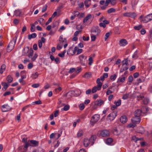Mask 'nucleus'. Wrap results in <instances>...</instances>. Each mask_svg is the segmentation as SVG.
I'll return each mask as SVG.
<instances>
[{
  "mask_svg": "<svg viewBox=\"0 0 152 152\" xmlns=\"http://www.w3.org/2000/svg\"><path fill=\"white\" fill-rule=\"evenodd\" d=\"M96 35H93L91 34V41H94L96 39Z\"/></svg>",
  "mask_w": 152,
  "mask_h": 152,
  "instance_id": "nucleus-49",
  "label": "nucleus"
},
{
  "mask_svg": "<svg viewBox=\"0 0 152 152\" xmlns=\"http://www.w3.org/2000/svg\"><path fill=\"white\" fill-rule=\"evenodd\" d=\"M140 99L143 100V103L145 104H147L149 102V99L147 98H144L143 96H140Z\"/></svg>",
  "mask_w": 152,
  "mask_h": 152,
  "instance_id": "nucleus-23",
  "label": "nucleus"
},
{
  "mask_svg": "<svg viewBox=\"0 0 152 152\" xmlns=\"http://www.w3.org/2000/svg\"><path fill=\"white\" fill-rule=\"evenodd\" d=\"M81 71V69L80 68H78L75 71V73L76 75L78 74Z\"/></svg>",
  "mask_w": 152,
  "mask_h": 152,
  "instance_id": "nucleus-63",
  "label": "nucleus"
},
{
  "mask_svg": "<svg viewBox=\"0 0 152 152\" xmlns=\"http://www.w3.org/2000/svg\"><path fill=\"white\" fill-rule=\"evenodd\" d=\"M69 108V105H66L64 107L61 109V110H64L66 111Z\"/></svg>",
  "mask_w": 152,
  "mask_h": 152,
  "instance_id": "nucleus-45",
  "label": "nucleus"
},
{
  "mask_svg": "<svg viewBox=\"0 0 152 152\" xmlns=\"http://www.w3.org/2000/svg\"><path fill=\"white\" fill-rule=\"evenodd\" d=\"M76 49L75 47L74 48L72 47L69 48L67 51V54L69 56H73L75 53Z\"/></svg>",
  "mask_w": 152,
  "mask_h": 152,
  "instance_id": "nucleus-11",
  "label": "nucleus"
},
{
  "mask_svg": "<svg viewBox=\"0 0 152 152\" xmlns=\"http://www.w3.org/2000/svg\"><path fill=\"white\" fill-rule=\"evenodd\" d=\"M100 135L103 137H106L109 135V132L106 130H103L100 132Z\"/></svg>",
  "mask_w": 152,
  "mask_h": 152,
  "instance_id": "nucleus-12",
  "label": "nucleus"
},
{
  "mask_svg": "<svg viewBox=\"0 0 152 152\" xmlns=\"http://www.w3.org/2000/svg\"><path fill=\"white\" fill-rule=\"evenodd\" d=\"M115 10L113 8H111L110 9L107 10V12L108 13H110L112 12H115Z\"/></svg>",
  "mask_w": 152,
  "mask_h": 152,
  "instance_id": "nucleus-54",
  "label": "nucleus"
},
{
  "mask_svg": "<svg viewBox=\"0 0 152 152\" xmlns=\"http://www.w3.org/2000/svg\"><path fill=\"white\" fill-rule=\"evenodd\" d=\"M30 49L28 47H25L22 50V54L23 56L26 55L29 53Z\"/></svg>",
  "mask_w": 152,
  "mask_h": 152,
  "instance_id": "nucleus-16",
  "label": "nucleus"
},
{
  "mask_svg": "<svg viewBox=\"0 0 152 152\" xmlns=\"http://www.w3.org/2000/svg\"><path fill=\"white\" fill-rule=\"evenodd\" d=\"M132 140L135 142H136L138 140H142V138H138L136 137L135 136H133L132 137Z\"/></svg>",
  "mask_w": 152,
  "mask_h": 152,
  "instance_id": "nucleus-32",
  "label": "nucleus"
},
{
  "mask_svg": "<svg viewBox=\"0 0 152 152\" xmlns=\"http://www.w3.org/2000/svg\"><path fill=\"white\" fill-rule=\"evenodd\" d=\"M21 79H23L26 78V73L25 71H23L21 72Z\"/></svg>",
  "mask_w": 152,
  "mask_h": 152,
  "instance_id": "nucleus-37",
  "label": "nucleus"
},
{
  "mask_svg": "<svg viewBox=\"0 0 152 152\" xmlns=\"http://www.w3.org/2000/svg\"><path fill=\"white\" fill-rule=\"evenodd\" d=\"M128 44V42L125 39H122L120 40L119 42V45L120 46L124 47L126 46Z\"/></svg>",
  "mask_w": 152,
  "mask_h": 152,
  "instance_id": "nucleus-15",
  "label": "nucleus"
},
{
  "mask_svg": "<svg viewBox=\"0 0 152 152\" xmlns=\"http://www.w3.org/2000/svg\"><path fill=\"white\" fill-rule=\"evenodd\" d=\"M121 99H118L117 102H115V104L116 106H118L121 104Z\"/></svg>",
  "mask_w": 152,
  "mask_h": 152,
  "instance_id": "nucleus-52",
  "label": "nucleus"
},
{
  "mask_svg": "<svg viewBox=\"0 0 152 152\" xmlns=\"http://www.w3.org/2000/svg\"><path fill=\"white\" fill-rule=\"evenodd\" d=\"M101 89H99L98 87L97 86H95L93 88L92 90V93H94L96 92L97 91Z\"/></svg>",
  "mask_w": 152,
  "mask_h": 152,
  "instance_id": "nucleus-31",
  "label": "nucleus"
},
{
  "mask_svg": "<svg viewBox=\"0 0 152 152\" xmlns=\"http://www.w3.org/2000/svg\"><path fill=\"white\" fill-rule=\"evenodd\" d=\"M38 21L39 22L40 24L42 25H43L45 22L44 20L42 18H40L39 19Z\"/></svg>",
  "mask_w": 152,
  "mask_h": 152,
  "instance_id": "nucleus-42",
  "label": "nucleus"
},
{
  "mask_svg": "<svg viewBox=\"0 0 152 152\" xmlns=\"http://www.w3.org/2000/svg\"><path fill=\"white\" fill-rule=\"evenodd\" d=\"M135 124L134 123H132V124H129L127 126V127L129 128H133L135 126Z\"/></svg>",
  "mask_w": 152,
  "mask_h": 152,
  "instance_id": "nucleus-56",
  "label": "nucleus"
},
{
  "mask_svg": "<svg viewBox=\"0 0 152 152\" xmlns=\"http://www.w3.org/2000/svg\"><path fill=\"white\" fill-rule=\"evenodd\" d=\"M37 36V34L35 33H33L32 34H31L28 35V39H31L32 38H35Z\"/></svg>",
  "mask_w": 152,
  "mask_h": 152,
  "instance_id": "nucleus-33",
  "label": "nucleus"
},
{
  "mask_svg": "<svg viewBox=\"0 0 152 152\" xmlns=\"http://www.w3.org/2000/svg\"><path fill=\"white\" fill-rule=\"evenodd\" d=\"M91 75V74L90 72H86L83 76V77L86 78H90Z\"/></svg>",
  "mask_w": 152,
  "mask_h": 152,
  "instance_id": "nucleus-34",
  "label": "nucleus"
},
{
  "mask_svg": "<svg viewBox=\"0 0 152 152\" xmlns=\"http://www.w3.org/2000/svg\"><path fill=\"white\" fill-rule=\"evenodd\" d=\"M96 83L97 85L96 86L98 87L99 88L101 89L102 85V84L101 82H100V79L99 78L97 79L96 80Z\"/></svg>",
  "mask_w": 152,
  "mask_h": 152,
  "instance_id": "nucleus-24",
  "label": "nucleus"
},
{
  "mask_svg": "<svg viewBox=\"0 0 152 152\" xmlns=\"http://www.w3.org/2000/svg\"><path fill=\"white\" fill-rule=\"evenodd\" d=\"M127 66L124 64H122V67L120 69V72H122L128 69Z\"/></svg>",
  "mask_w": 152,
  "mask_h": 152,
  "instance_id": "nucleus-26",
  "label": "nucleus"
},
{
  "mask_svg": "<svg viewBox=\"0 0 152 152\" xmlns=\"http://www.w3.org/2000/svg\"><path fill=\"white\" fill-rule=\"evenodd\" d=\"M129 96V94H126L123 95L122 98L124 99H126L128 98Z\"/></svg>",
  "mask_w": 152,
  "mask_h": 152,
  "instance_id": "nucleus-64",
  "label": "nucleus"
},
{
  "mask_svg": "<svg viewBox=\"0 0 152 152\" xmlns=\"http://www.w3.org/2000/svg\"><path fill=\"white\" fill-rule=\"evenodd\" d=\"M140 20L141 22H142L144 23H147L150 21L148 15L144 18H143L142 15H141L140 17Z\"/></svg>",
  "mask_w": 152,
  "mask_h": 152,
  "instance_id": "nucleus-13",
  "label": "nucleus"
},
{
  "mask_svg": "<svg viewBox=\"0 0 152 152\" xmlns=\"http://www.w3.org/2000/svg\"><path fill=\"white\" fill-rule=\"evenodd\" d=\"M123 15L125 17H129L131 18H134L137 16V14L134 12H126L123 14Z\"/></svg>",
  "mask_w": 152,
  "mask_h": 152,
  "instance_id": "nucleus-7",
  "label": "nucleus"
},
{
  "mask_svg": "<svg viewBox=\"0 0 152 152\" xmlns=\"http://www.w3.org/2000/svg\"><path fill=\"white\" fill-rule=\"evenodd\" d=\"M142 27V26L141 25H139L137 26H134V27L135 30H139Z\"/></svg>",
  "mask_w": 152,
  "mask_h": 152,
  "instance_id": "nucleus-48",
  "label": "nucleus"
},
{
  "mask_svg": "<svg viewBox=\"0 0 152 152\" xmlns=\"http://www.w3.org/2000/svg\"><path fill=\"white\" fill-rule=\"evenodd\" d=\"M91 0H86L84 2V4L85 6L87 7H88L90 5V1Z\"/></svg>",
  "mask_w": 152,
  "mask_h": 152,
  "instance_id": "nucleus-30",
  "label": "nucleus"
},
{
  "mask_svg": "<svg viewBox=\"0 0 152 152\" xmlns=\"http://www.w3.org/2000/svg\"><path fill=\"white\" fill-rule=\"evenodd\" d=\"M148 91L151 93H152V84L150 85L148 88Z\"/></svg>",
  "mask_w": 152,
  "mask_h": 152,
  "instance_id": "nucleus-55",
  "label": "nucleus"
},
{
  "mask_svg": "<svg viewBox=\"0 0 152 152\" xmlns=\"http://www.w3.org/2000/svg\"><path fill=\"white\" fill-rule=\"evenodd\" d=\"M122 62V64H124V65H126L127 66V64H128V60L127 59H125Z\"/></svg>",
  "mask_w": 152,
  "mask_h": 152,
  "instance_id": "nucleus-62",
  "label": "nucleus"
},
{
  "mask_svg": "<svg viewBox=\"0 0 152 152\" xmlns=\"http://www.w3.org/2000/svg\"><path fill=\"white\" fill-rule=\"evenodd\" d=\"M31 145L28 142H26L25 143V145L24 146V150H26L29 146H31Z\"/></svg>",
  "mask_w": 152,
  "mask_h": 152,
  "instance_id": "nucleus-50",
  "label": "nucleus"
},
{
  "mask_svg": "<svg viewBox=\"0 0 152 152\" xmlns=\"http://www.w3.org/2000/svg\"><path fill=\"white\" fill-rule=\"evenodd\" d=\"M142 113V111L140 110H137L134 112V116L138 117H140Z\"/></svg>",
  "mask_w": 152,
  "mask_h": 152,
  "instance_id": "nucleus-19",
  "label": "nucleus"
},
{
  "mask_svg": "<svg viewBox=\"0 0 152 152\" xmlns=\"http://www.w3.org/2000/svg\"><path fill=\"white\" fill-rule=\"evenodd\" d=\"M120 121L123 123H126L127 121V118L126 116H123L121 117L120 118Z\"/></svg>",
  "mask_w": 152,
  "mask_h": 152,
  "instance_id": "nucleus-22",
  "label": "nucleus"
},
{
  "mask_svg": "<svg viewBox=\"0 0 152 152\" xmlns=\"http://www.w3.org/2000/svg\"><path fill=\"white\" fill-rule=\"evenodd\" d=\"M6 69V65L3 64L1 65L0 69V73L2 74L3 72L5 71Z\"/></svg>",
  "mask_w": 152,
  "mask_h": 152,
  "instance_id": "nucleus-27",
  "label": "nucleus"
},
{
  "mask_svg": "<svg viewBox=\"0 0 152 152\" xmlns=\"http://www.w3.org/2000/svg\"><path fill=\"white\" fill-rule=\"evenodd\" d=\"M63 46V45L61 43L58 44L56 47L57 50H60L62 48Z\"/></svg>",
  "mask_w": 152,
  "mask_h": 152,
  "instance_id": "nucleus-41",
  "label": "nucleus"
},
{
  "mask_svg": "<svg viewBox=\"0 0 152 152\" xmlns=\"http://www.w3.org/2000/svg\"><path fill=\"white\" fill-rule=\"evenodd\" d=\"M39 74L37 72H36L32 74L31 77L32 79H36L38 77Z\"/></svg>",
  "mask_w": 152,
  "mask_h": 152,
  "instance_id": "nucleus-39",
  "label": "nucleus"
},
{
  "mask_svg": "<svg viewBox=\"0 0 152 152\" xmlns=\"http://www.w3.org/2000/svg\"><path fill=\"white\" fill-rule=\"evenodd\" d=\"M140 117H134L132 119V123H134L136 124H138L140 122Z\"/></svg>",
  "mask_w": 152,
  "mask_h": 152,
  "instance_id": "nucleus-14",
  "label": "nucleus"
},
{
  "mask_svg": "<svg viewBox=\"0 0 152 152\" xmlns=\"http://www.w3.org/2000/svg\"><path fill=\"white\" fill-rule=\"evenodd\" d=\"M117 115V112L114 111L109 114L107 118V119L110 120V121H113Z\"/></svg>",
  "mask_w": 152,
  "mask_h": 152,
  "instance_id": "nucleus-8",
  "label": "nucleus"
},
{
  "mask_svg": "<svg viewBox=\"0 0 152 152\" xmlns=\"http://www.w3.org/2000/svg\"><path fill=\"white\" fill-rule=\"evenodd\" d=\"M42 104V102L40 100H38V101H36L34 102H32V105H34L35 104Z\"/></svg>",
  "mask_w": 152,
  "mask_h": 152,
  "instance_id": "nucleus-46",
  "label": "nucleus"
},
{
  "mask_svg": "<svg viewBox=\"0 0 152 152\" xmlns=\"http://www.w3.org/2000/svg\"><path fill=\"white\" fill-rule=\"evenodd\" d=\"M101 31L98 27H93L91 30V34L98 35L100 33Z\"/></svg>",
  "mask_w": 152,
  "mask_h": 152,
  "instance_id": "nucleus-5",
  "label": "nucleus"
},
{
  "mask_svg": "<svg viewBox=\"0 0 152 152\" xmlns=\"http://www.w3.org/2000/svg\"><path fill=\"white\" fill-rule=\"evenodd\" d=\"M59 40L61 42H66V38H63V35H61L59 37Z\"/></svg>",
  "mask_w": 152,
  "mask_h": 152,
  "instance_id": "nucleus-28",
  "label": "nucleus"
},
{
  "mask_svg": "<svg viewBox=\"0 0 152 152\" xmlns=\"http://www.w3.org/2000/svg\"><path fill=\"white\" fill-rule=\"evenodd\" d=\"M76 91H69L66 94V96L68 98L72 97L73 96H79L81 94V92L80 91L79 93L77 94L76 93Z\"/></svg>",
  "mask_w": 152,
  "mask_h": 152,
  "instance_id": "nucleus-4",
  "label": "nucleus"
},
{
  "mask_svg": "<svg viewBox=\"0 0 152 152\" xmlns=\"http://www.w3.org/2000/svg\"><path fill=\"white\" fill-rule=\"evenodd\" d=\"M6 80L8 83H10L12 82L13 80V78L11 76L8 75L7 77Z\"/></svg>",
  "mask_w": 152,
  "mask_h": 152,
  "instance_id": "nucleus-35",
  "label": "nucleus"
},
{
  "mask_svg": "<svg viewBox=\"0 0 152 152\" xmlns=\"http://www.w3.org/2000/svg\"><path fill=\"white\" fill-rule=\"evenodd\" d=\"M47 8V5H45L44 6H43L42 8V12H44L45 11Z\"/></svg>",
  "mask_w": 152,
  "mask_h": 152,
  "instance_id": "nucleus-61",
  "label": "nucleus"
},
{
  "mask_svg": "<svg viewBox=\"0 0 152 152\" xmlns=\"http://www.w3.org/2000/svg\"><path fill=\"white\" fill-rule=\"evenodd\" d=\"M16 37L14 38L10 42L7 48V52H10L13 49L16 42Z\"/></svg>",
  "mask_w": 152,
  "mask_h": 152,
  "instance_id": "nucleus-2",
  "label": "nucleus"
},
{
  "mask_svg": "<svg viewBox=\"0 0 152 152\" xmlns=\"http://www.w3.org/2000/svg\"><path fill=\"white\" fill-rule=\"evenodd\" d=\"M46 39L43 37L41 38V40H39L38 41V45L39 48H41L42 45V43H44L45 42Z\"/></svg>",
  "mask_w": 152,
  "mask_h": 152,
  "instance_id": "nucleus-17",
  "label": "nucleus"
},
{
  "mask_svg": "<svg viewBox=\"0 0 152 152\" xmlns=\"http://www.w3.org/2000/svg\"><path fill=\"white\" fill-rule=\"evenodd\" d=\"M83 132L82 130H80L77 133V136L80 137L82 136L83 135Z\"/></svg>",
  "mask_w": 152,
  "mask_h": 152,
  "instance_id": "nucleus-44",
  "label": "nucleus"
},
{
  "mask_svg": "<svg viewBox=\"0 0 152 152\" xmlns=\"http://www.w3.org/2000/svg\"><path fill=\"white\" fill-rule=\"evenodd\" d=\"M128 81L130 82H132L133 80V78L132 75H129L128 78Z\"/></svg>",
  "mask_w": 152,
  "mask_h": 152,
  "instance_id": "nucleus-60",
  "label": "nucleus"
},
{
  "mask_svg": "<svg viewBox=\"0 0 152 152\" xmlns=\"http://www.w3.org/2000/svg\"><path fill=\"white\" fill-rule=\"evenodd\" d=\"M100 118L99 115L98 114H95L92 116L91 120V122L93 124L97 122Z\"/></svg>",
  "mask_w": 152,
  "mask_h": 152,
  "instance_id": "nucleus-9",
  "label": "nucleus"
},
{
  "mask_svg": "<svg viewBox=\"0 0 152 152\" xmlns=\"http://www.w3.org/2000/svg\"><path fill=\"white\" fill-rule=\"evenodd\" d=\"M113 140L112 138H107L106 141V143L107 145H110L112 142Z\"/></svg>",
  "mask_w": 152,
  "mask_h": 152,
  "instance_id": "nucleus-36",
  "label": "nucleus"
},
{
  "mask_svg": "<svg viewBox=\"0 0 152 152\" xmlns=\"http://www.w3.org/2000/svg\"><path fill=\"white\" fill-rule=\"evenodd\" d=\"M96 139V135H92L88 139L87 138L84 139L83 141V145L85 147H87L89 145H92L94 143Z\"/></svg>",
  "mask_w": 152,
  "mask_h": 152,
  "instance_id": "nucleus-1",
  "label": "nucleus"
},
{
  "mask_svg": "<svg viewBox=\"0 0 152 152\" xmlns=\"http://www.w3.org/2000/svg\"><path fill=\"white\" fill-rule=\"evenodd\" d=\"M58 132H59L58 133H56V134H57V137L56 138V139H58L61 137L62 134V131L61 130H60V131H59Z\"/></svg>",
  "mask_w": 152,
  "mask_h": 152,
  "instance_id": "nucleus-53",
  "label": "nucleus"
},
{
  "mask_svg": "<svg viewBox=\"0 0 152 152\" xmlns=\"http://www.w3.org/2000/svg\"><path fill=\"white\" fill-rule=\"evenodd\" d=\"M104 104V101L102 100H97L94 102L95 106H100Z\"/></svg>",
  "mask_w": 152,
  "mask_h": 152,
  "instance_id": "nucleus-18",
  "label": "nucleus"
},
{
  "mask_svg": "<svg viewBox=\"0 0 152 152\" xmlns=\"http://www.w3.org/2000/svg\"><path fill=\"white\" fill-rule=\"evenodd\" d=\"M126 77H120L118 80L122 83L124 82V81L125 80Z\"/></svg>",
  "mask_w": 152,
  "mask_h": 152,
  "instance_id": "nucleus-58",
  "label": "nucleus"
},
{
  "mask_svg": "<svg viewBox=\"0 0 152 152\" xmlns=\"http://www.w3.org/2000/svg\"><path fill=\"white\" fill-rule=\"evenodd\" d=\"M114 134L115 135H118L119 133L118 132L117 129L116 128L114 129L113 131Z\"/></svg>",
  "mask_w": 152,
  "mask_h": 152,
  "instance_id": "nucleus-59",
  "label": "nucleus"
},
{
  "mask_svg": "<svg viewBox=\"0 0 152 152\" xmlns=\"http://www.w3.org/2000/svg\"><path fill=\"white\" fill-rule=\"evenodd\" d=\"M93 17L92 15L91 14H88V15L85 18H84L83 20V22L85 23L88 20L91 19V18H93Z\"/></svg>",
  "mask_w": 152,
  "mask_h": 152,
  "instance_id": "nucleus-20",
  "label": "nucleus"
},
{
  "mask_svg": "<svg viewBox=\"0 0 152 152\" xmlns=\"http://www.w3.org/2000/svg\"><path fill=\"white\" fill-rule=\"evenodd\" d=\"M138 132L141 134L143 133L144 132V128L142 127H140L138 128Z\"/></svg>",
  "mask_w": 152,
  "mask_h": 152,
  "instance_id": "nucleus-40",
  "label": "nucleus"
},
{
  "mask_svg": "<svg viewBox=\"0 0 152 152\" xmlns=\"http://www.w3.org/2000/svg\"><path fill=\"white\" fill-rule=\"evenodd\" d=\"M1 110L2 112H6L11 109V107L7 104H5L2 105L1 107Z\"/></svg>",
  "mask_w": 152,
  "mask_h": 152,
  "instance_id": "nucleus-10",
  "label": "nucleus"
},
{
  "mask_svg": "<svg viewBox=\"0 0 152 152\" xmlns=\"http://www.w3.org/2000/svg\"><path fill=\"white\" fill-rule=\"evenodd\" d=\"M87 57L83 54H81L79 56L80 62L83 65H85V62L87 61Z\"/></svg>",
  "mask_w": 152,
  "mask_h": 152,
  "instance_id": "nucleus-6",
  "label": "nucleus"
},
{
  "mask_svg": "<svg viewBox=\"0 0 152 152\" xmlns=\"http://www.w3.org/2000/svg\"><path fill=\"white\" fill-rule=\"evenodd\" d=\"M76 49L75 53L77 51V54L79 55L82 52L83 50L82 49H79L77 47H75Z\"/></svg>",
  "mask_w": 152,
  "mask_h": 152,
  "instance_id": "nucleus-29",
  "label": "nucleus"
},
{
  "mask_svg": "<svg viewBox=\"0 0 152 152\" xmlns=\"http://www.w3.org/2000/svg\"><path fill=\"white\" fill-rule=\"evenodd\" d=\"M34 51L31 49H30L29 53L28 54V57L30 58L31 60L32 61H34L38 57V55L37 53H35L33 55Z\"/></svg>",
  "mask_w": 152,
  "mask_h": 152,
  "instance_id": "nucleus-3",
  "label": "nucleus"
},
{
  "mask_svg": "<svg viewBox=\"0 0 152 152\" xmlns=\"http://www.w3.org/2000/svg\"><path fill=\"white\" fill-rule=\"evenodd\" d=\"M1 84L2 86H3L2 90L4 91L6 90L9 86V84L5 82L2 83Z\"/></svg>",
  "mask_w": 152,
  "mask_h": 152,
  "instance_id": "nucleus-25",
  "label": "nucleus"
},
{
  "mask_svg": "<svg viewBox=\"0 0 152 152\" xmlns=\"http://www.w3.org/2000/svg\"><path fill=\"white\" fill-rule=\"evenodd\" d=\"M30 142L32 144L31 146L33 147L37 146L39 145V142L35 140H31L30 141Z\"/></svg>",
  "mask_w": 152,
  "mask_h": 152,
  "instance_id": "nucleus-21",
  "label": "nucleus"
},
{
  "mask_svg": "<svg viewBox=\"0 0 152 152\" xmlns=\"http://www.w3.org/2000/svg\"><path fill=\"white\" fill-rule=\"evenodd\" d=\"M117 77V75L116 74H114L110 76V79L113 81Z\"/></svg>",
  "mask_w": 152,
  "mask_h": 152,
  "instance_id": "nucleus-51",
  "label": "nucleus"
},
{
  "mask_svg": "<svg viewBox=\"0 0 152 152\" xmlns=\"http://www.w3.org/2000/svg\"><path fill=\"white\" fill-rule=\"evenodd\" d=\"M31 30L32 32H34L35 31V27L34 24H31Z\"/></svg>",
  "mask_w": 152,
  "mask_h": 152,
  "instance_id": "nucleus-57",
  "label": "nucleus"
},
{
  "mask_svg": "<svg viewBox=\"0 0 152 152\" xmlns=\"http://www.w3.org/2000/svg\"><path fill=\"white\" fill-rule=\"evenodd\" d=\"M62 90V88L60 86H58V87L57 88H56L55 89L54 91L55 93H58L59 92L61 91Z\"/></svg>",
  "mask_w": 152,
  "mask_h": 152,
  "instance_id": "nucleus-43",
  "label": "nucleus"
},
{
  "mask_svg": "<svg viewBox=\"0 0 152 152\" xmlns=\"http://www.w3.org/2000/svg\"><path fill=\"white\" fill-rule=\"evenodd\" d=\"M21 13L20 10H16L14 12V15L16 16H20Z\"/></svg>",
  "mask_w": 152,
  "mask_h": 152,
  "instance_id": "nucleus-38",
  "label": "nucleus"
},
{
  "mask_svg": "<svg viewBox=\"0 0 152 152\" xmlns=\"http://www.w3.org/2000/svg\"><path fill=\"white\" fill-rule=\"evenodd\" d=\"M79 107L80 110H83L85 107L84 104L83 103L80 104L79 105Z\"/></svg>",
  "mask_w": 152,
  "mask_h": 152,
  "instance_id": "nucleus-47",
  "label": "nucleus"
}]
</instances>
